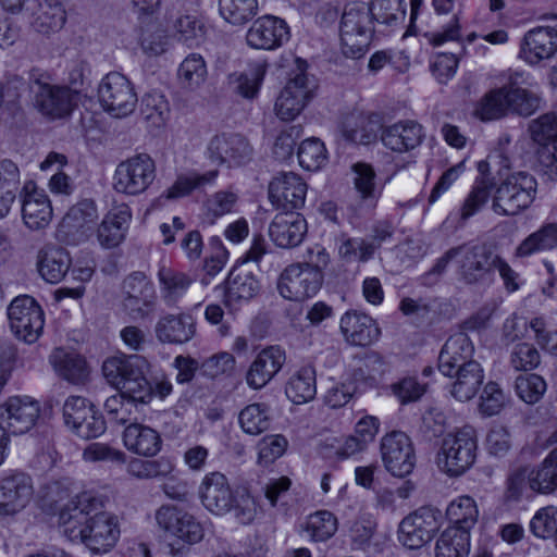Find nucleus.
Wrapping results in <instances>:
<instances>
[{"label":"nucleus","mask_w":557,"mask_h":557,"mask_svg":"<svg viewBox=\"0 0 557 557\" xmlns=\"http://www.w3.org/2000/svg\"><path fill=\"white\" fill-rule=\"evenodd\" d=\"M104 499L92 492H83L59 512V525L70 541L84 543L94 553H107L116 543L117 519L103 510Z\"/></svg>","instance_id":"obj_1"},{"label":"nucleus","mask_w":557,"mask_h":557,"mask_svg":"<svg viewBox=\"0 0 557 557\" xmlns=\"http://www.w3.org/2000/svg\"><path fill=\"white\" fill-rule=\"evenodd\" d=\"M495 260L496 253L487 245L466 243L449 248L437 259L431 272L442 274L453 263L460 280L467 284H475L493 271Z\"/></svg>","instance_id":"obj_2"},{"label":"nucleus","mask_w":557,"mask_h":557,"mask_svg":"<svg viewBox=\"0 0 557 557\" xmlns=\"http://www.w3.org/2000/svg\"><path fill=\"white\" fill-rule=\"evenodd\" d=\"M537 182L528 172L508 175L495 189L492 210L500 216H515L531 207L536 198Z\"/></svg>","instance_id":"obj_3"},{"label":"nucleus","mask_w":557,"mask_h":557,"mask_svg":"<svg viewBox=\"0 0 557 557\" xmlns=\"http://www.w3.org/2000/svg\"><path fill=\"white\" fill-rule=\"evenodd\" d=\"M476 448L478 440L474 428L465 425L443 438L436 455V465L447 475L459 476L474 463Z\"/></svg>","instance_id":"obj_4"},{"label":"nucleus","mask_w":557,"mask_h":557,"mask_svg":"<svg viewBox=\"0 0 557 557\" xmlns=\"http://www.w3.org/2000/svg\"><path fill=\"white\" fill-rule=\"evenodd\" d=\"M35 108L50 120L69 116L77 104L78 94L63 85L49 82V76L38 70L29 73Z\"/></svg>","instance_id":"obj_5"},{"label":"nucleus","mask_w":557,"mask_h":557,"mask_svg":"<svg viewBox=\"0 0 557 557\" xmlns=\"http://www.w3.org/2000/svg\"><path fill=\"white\" fill-rule=\"evenodd\" d=\"M371 10L363 2L348 3L341 20L342 51L350 58L361 57L368 49L373 36Z\"/></svg>","instance_id":"obj_6"},{"label":"nucleus","mask_w":557,"mask_h":557,"mask_svg":"<svg viewBox=\"0 0 557 557\" xmlns=\"http://www.w3.org/2000/svg\"><path fill=\"white\" fill-rule=\"evenodd\" d=\"M297 69L289 75L276 102L275 113L282 121L295 120L311 101L317 89V83L307 72V64L296 59Z\"/></svg>","instance_id":"obj_7"},{"label":"nucleus","mask_w":557,"mask_h":557,"mask_svg":"<svg viewBox=\"0 0 557 557\" xmlns=\"http://www.w3.org/2000/svg\"><path fill=\"white\" fill-rule=\"evenodd\" d=\"M154 178V161L147 153H138L116 165L113 188L119 194L137 196L146 191Z\"/></svg>","instance_id":"obj_8"},{"label":"nucleus","mask_w":557,"mask_h":557,"mask_svg":"<svg viewBox=\"0 0 557 557\" xmlns=\"http://www.w3.org/2000/svg\"><path fill=\"white\" fill-rule=\"evenodd\" d=\"M443 521L442 511L422 506L407 515L399 523L398 541L409 549H419L434 537Z\"/></svg>","instance_id":"obj_9"},{"label":"nucleus","mask_w":557,"mask_h":557,"mask_svg":"<svg viewBox=\"0 0 557 557\" xmlns=\"http://www.w3.org/2000/svg\"><path fill=\"white\" fill-rule=\"evenodd\" d=\"M98 98L102 108L115 117L129 115L137 104L133 84L117 72H111L101 79Z\"/></svg>","instance_id":"obj_10"},{"label":"nucleus","mask_w":557,"mask_h":557,"mask_svg":"<svg viewBox=\"0 0 557 557\" xmlns=\"http://www.w3.org/2000/svg\"><path fill=\"white\" fill-rule=\"evenodd\" d=\"M8 317L12 332L20 339L32 344L41 335L45 325L44 311L32 296L14 298L8 308Z\"/></svg>","instance_id":"obj_11"},{"label":"nucleus","mask_w":557,"mask_h":557,"mask_svg":"<svg viewBox=\"0 0 557 557\" xmlns=\"http://www.w3.org/2000/svg\"><path fill=\"white\" fill-rule=\"evenodd\" d=\"M65 425L83 440L100 436L106 431V422L92 403L82 396H70L63 405Z\"/></svg>","instance_id":"obj_12"},{"label":"nucleus","mask_w":557,"mask_h":557,"mask_svg":"<svg viewBox=\"0 0 557 557\" xmlns=\"http://www.w3.org/2000/svg\"><path fill=\"white\" fill-rule=\"evenodd\" d=\"M322 284V274L308 263H294L280 274L277 290L290 301H304L313 297Z\"/></svg>","instance_id":"obj_13"},{"label":"nucleus","mask_w":557,"mask_h":557,"mask_svg":"<svg viewBox=\"0 0 557 557\" xmlns=\"http://www.w3.org/2000/svg\"><path fill=\"white\" fill-rule=\"evenodd\" d=\"M381 458L385 469L394 476L404 478L416 467V454L409 436L393 431L381 440Z\"/></svg>","instance_id":"obj_14"},{"label":"nucleus","mask_w":557,"mask_h":557,"mask_svg":"<svg viewBox=\"0 0 557 557\" xmlns=\"http://www.w3.org/2000/svg\"><path fill=\"white\" fill-rule=\"evenodd\" d=\"M207 153L211 161L219 164L243 166L252 160L253 148L240 134L222 133L210 139Z\"/></svg>","instance_id":"obj_15"},{"label":"nucleus","mask_w":557,"mask_h":557,"mask_svg":"<svg viewBox=\"0 0 557 557\" xmlns=\"http://www.w3.org/2000/svg\"><path fill=\"white\" fill-rule=\"evenodd\" d=\"M40 414L39 403L28 396L10 397L0 406V429L14 435L28 432Z\"/></svg>","instance_id":"obj_16"},{"label":"nucleus","mask_w":557,"mask_h":557,"mask_svg":"<svg viewBox=\"0 0 557 557\" xmlns=\"http://www.w3.org/2000/svg\"><path fill=\"white\" fill-rule=\"evenodd\" d=\"M287 23L274 15H263L252 22L246 33L247 45L257 50H275L289 40Z\"/></svg>","instance_id":"obj_17"},{"label":"nucleus","mask_w":557,"mask_h":557,"mask_svg":"<svg viewBox=\"0 0 557 557\" xmlns=\"http://www.w3.org/2000/svg\"><path fill=\"white\" fill-rule=\"evenodd\" d=\"M307 189V184L300 175L282 172L269 184V199L276 209L297 210L305 205Z\"/></svg>","instance_id":"obj_18"},{"label":"nucleus","mask_w":557,"mask_h":557,"mask_svg":"<svg viewBox=\"0 0 557 557\" xmlns=\"http://www.w3.org/2000/svg\"><path fill=\"white\" fill-rule=\"evenodd\" d=\"M425 138L424 127L414 120H400L384 125L381 131L383 146L396 153H406L414 150Z\"/></svg>","instance_id":"obj_19"},{"label":"nucleus","mask_w":557,"mask_h":557,"mask_svg":"<svg viewBox=\"0 0 557 557\" xmlns=\"http://www.w3.org/2000/svg\"><path fill=\"white\" fill-rule=\"evenodd\" d=\"M123 307L133 318H143L151 310L156 295L148 277L143 272L128 275L122 285Z\"/></svg>","instance_id":"obj_20"},{"label":"nucleus","mask_w":557,"mask_h":557,"mask_svg":"<svg viewBox=\"0 0 557 557\" xmlns=\"http://www.w3.org/2000/svg\"><path fill=\"white\" fill-rule=\"evenodd\" d=\"M33 481L25 473H13L0 480V516H13L32 500Z\"/></svg>","instance_id":"obj_21"},{"label":"nucleus","mask_w":557,"mask_h":557,"mask_svg":"<svg viewBox=\"0 0 557 557\" xmlns=\"http://www.w3.org/2000/svg\"><path fill=\"white\" fill-rule=\"evenodd\" d=\"M199 496L206 509L216 516L230 512L235 497L227 478L218 471L203 476L199 486Z\"/></svg>","instance_id":"obj_22"},{"label":"nucleus","mask_w":557,"mask_h":557,"mask_svg":"<svg viewBox=\"0 0 557 557\" xmlns=\"http://www.w3.org/2000/svg\"><path fill=\"white\" fill-rule=\"evenodd\" d=\"M286 361L285 350L277 345L263 348L251 362L246 382L253 389L265 386L282 369Z\"/></svg>","instance_id":"obj_23"},{"label":"nucleus","mask_w":557,"mask_h":557,"mask_svg":"<svg viewBox=\"0 0 557 557\" xmlns=\"http://www.w3.org/2000/svg\"><path fill=\"white\" fill-rule=\"evenodd\" d=\"M52 206L47 193L32 182L24 186L22 218L30 230L47 227L52 220Z\"/></svg>","instance_id":"obj_24"},{"label":"nucleus","mask_w":557,"mask_h":557,"mask_svg":"<svg viewBox=\"0 0 557 557\" xmlns=\"http://www.w3.org/2000/svg\"><path fill=\"white\" fill-rule=\"evenodd\" d=\"M132 219L131 208L125 205H116L111 208L98 225L96 237L98 244L104 249L120 246L125 237Z\"/></svg>","instance_id":"obj_25"},{"label":"nucleus","mask_w":557,"mask_h":557,"mask_svg":"<svg viewBox=\"0 0 557 557\" xmlns=\"http://www.w3.org/2000/svg\"><path fill=\"white\" fill-rule=\"evenodd\" d=\"M307 234V222L296 213H278L269 225V236L281 248L298 246Z\"/></svg>","instance_id":"obj_26"},{"label":"nucleus","mask_w":557,"mask_h":557,"mask_svg":"<svg viewBox=\"0 0 557 557\" xmlns=\"http://www.w3.org/2000/svg\"><path fill=\"white\" fill-rule=\"evenodd\" d=\"M474 346L469 336L459 332L451 335L444 344L438 356V370L453 377L456 368L473 361Z\"/></svg>","instance_id":"obj_27"},{"label":"nucleus","mask_w":557,"mask_h":557,"mask_svg":"<svg viewBox=\"0 0 557 557\" xmlns=\"http://www.w3.org/2000/svg\"><path fill=\"white\" fill-rule=\"evenodd\" d=\"M341 331L348 343L355 346H369L381 335L375 321L357 311H348L341 319Z\"/></svg>","instance_id":"obj_28"},{"label":"nucleus","mask_w":557,"mask_h":557,"mask_svg":"<svg viewBox=\"0 0 557 557\" xmlns=\"http://www.w3.org/2000/svg\"><path fill=\"white\" fill-rule=\"evenodd\" d=\"M102 371L110 383L120 385L123 380L145 377L149 371V362L139 355L114 356L103 362Z\"/></svg>","instance_id":"obj_29"},{"label":"nucleus","mask_w":557,"mask_h":557,"mask_svg":"<svg viewBox=\"0 0 557 557\" xmlns=\"http://www.w3.org/2000/svg\"><path fill=\"white\" fill-rule=\"evenodd\" d=\"M259 281L251 271L243 265L234 267L225 281V304L236 306L242 301H248L259 293Z\"/></svg>","instance_id":"obj_30"},{"label":"nucleus","mask_w":557,"mask_h":557,"mask_svg":"<svg viewBox=\"0 0 557 557\" xmlns=\"http://www.w3.org/2000/svg\"><path fill=\"white\" fill-rule=\"evenodd\" d=\"M123 443L129 451L144 457L156 456L162 446L159 433L140 423H131L125 428Z\"/></svg>","instance_id":"obj_31"},{"label":"nucleus","mask_w":557,"mask_h":557,"mask_svg":"<svg viewBox=\"0 0 557 557\" xmlns=\"http://www.w3.org/2000/svg\"><path fill=\"white\" fill-rule=\"evenodd\" d=\"M71 267L69 252L58 246H45L37 255V269L40 276L49 283H59Z\"/></svg>","instance_id":"obj_32"},{"label":"nucleus","mask_w":557,"mask_h":557,"mask_svg":"<svg viewBox=\"0 0 557 557\" xmlns=\"http://www.w3.org/2000/svg\"><path fill=\"white\" fill-rule=\"evenodd\" d=\"M450 394L459 401L471 400L484 381V370L478 361H471L455 369Z\"/></svg>","instance_id":"obj_33"},{"label":"nucleus","mask_w":557,"mask_h":557,"mask_svg":"<svg viewBox=\"0 0 557 557\" xmlns=\"http://www.w3.org/2000/svg\"><path fill=\"white\" fill-rule=\"evenodd\" d=\"M556 49L555 37L548 28L540 27L524 36L520 55L530 64H537L548 59Z\"/></svg>","instance_id":"obj_34"},{"label":"nucleus","mask_w":557,"mask_h":557,"mask_svg":"<svg viewBox=\"0 0 557 557\" xmlns=\"http://www.w3.org/2000/svg\"><path fill=\"white\" fill-rule=\"evenodd\" d=\"M55 372L72 384H85L89 377L86 360L76 354L55 349L50 357Z\"/></svg>","instance_id":"obj_35"},{"label":"nucleus","mask_w":557,"mask_h":557,"mask_svg":"<svg viewBox=\"0 0 557 557\" xmlns=\"http://www.w3.org/2000/svg\"><path fill=\"white\" fill-rule=\"evenodd\" d=\"M21 186L18 165L10 159L0 160V219L7 216Z\"/></svg>","instance_id":"obj_36"},{"label":"nucleus","mask_w":557,"mask_h":557,"mask_svg":"<svg viewBox=\"0 0 557 557\" xmlns=\"http://www.w3.org/2000/svg\"><path fill=\"white\" fill-rule=\"evenodd\" d=\"M285 393L295 404H305L312 400L317 394V379L313 366L306 364L296 370L286 384Z\"/></svg>","instance_id":"obj_37"},{"label":"nucleus","mask_w":557,"mask_h":557,"mask_svg":"<svg viewBox=\"0 0 557 557\" xmlns=\"http://www.w3.org/2000/svg\"><path fill=\"white\" fill-rule=\"evenodd\" d=\"M557 248V223L543 224L539 230L525 237L517 247V257H529L531 255L549 251Z\"/></svg>","instance_id":"obj_38"},{"label":"nucleus","mask_w":557,"mask_h":557,"mask_svg":"<svg viewBox=\"0 0 557 557\" xmlns=\"http://www.w3.org/2000/svg\"><path fill=\"white\" fill-rule=\"evenodd\" d=\"M98 219L99 212L96 202L91 199H83L71 207L63 219V223L74 232H81L83 235H88L92 231Z\"/></svg>","instance_id":"obj_39"},{"label":"nucleus","mask_w":557,"mask_h":557,"mask_svg":"<svg viewBox=\"0 0 557 557\" xmlns=\"http://www.w3.org/2000/svg\"><path fill=\"white\" fill-rule=\"evenodd\" d=\"M265 72V64H251L248 70L230 75V86L234 92L243 98L253 99L258 95Z\"/></svg>","instance_id":"obj_40"},{"label":"nucleus","mask_w":557,"mask_h":557,"mask_svg":"<svg viewBox=\"0 0 557 557\" xmlns=\"http://www.w3.org/2000/svg\"><path fill=\"white\" fill-rule=\"evenodd\" d=\"M530 490L549 494L557 488V448L553 449L537 468L529 469Z\"/></svg>","instance_id":"obj_41"},{"label":"nucleus","mask_w":557,"mask_h":557,"mask_svg":"<svg viewBox=\"0 0 557 557\" xmlns=\"http://www.w3.org/2000/svg\"><path fill=\"white\" fill-rule=\"evenodd\" d=\"M446 515L454 523L450 528H458L459 531L470 533L478 522L479 509L472 497L462 495L448 505Z\"/></svg>","instance_id":"obj_42"},{"label":"nucleus","mask_w":557,"mask_h":557,"mask_svg":"<svg viewBox=\"0 0 557 557\" xmlns=\"http://www.w3.org/2000/svg\"><path fill=\"white\" fill-rule=\"evenodd\" d=\"M470 553V533L458 528L445 529L435 544V557H468Z\"/></svg>","instance_id":"obj_43"},{"label":"nucleus","mask_w":557,"mask_h":557,"mask_svg":"<svg viewBox=\"0 0 557 557\" xmlns=\"http://www.w3.org/2000/svg\"><path fill=\"white\" fill-rule=\"evenodd\" d=\"M338 529L336 516L329 510H318L310 513L302 525V530L312 542L330 540Z\"/></svg>","instance_id":"obj_44"},{"label":"nucleus","mask_w":557,"mask_h":557,"mask_svg":"<svg viewBox=\"0 0 557 557\" xmlns=\"http://www.w3.org/2000/svg\"><path fill=\"white\" fill-rule=\"evenodd\" d=\"M66 21V12L59 2L45 1L39 5L33 26L36 32L49 35L59 32Z\"/></svg>","instance_id":"obj_45"},{"label":"nucleus","mask_w":557,"mask_h":557,"mask_svg":"<svg viewBox=\"0 0 557 557\" xmlns=\"http://www.w3.org/2000/svg\"><path fill=\"white\" fill-rule=\"evenodd\" d=\"M207 74L206 61L199 53L188 54L180 64L178 78L184 88L197 89L205 83Z\"/></svg>","instance_id":"obj_46"},{"label":"nucleus","mask_w":557,"mask_h":557,"mask_svg":"<svg viewBox=\"0 0 557 557\" xmlns=\"http://www.w3.org/2000/svg\"><path fill=\"white\" fill-rule=\"evenodd\" d=\"M205 23L196 12L181 15L176 20V41L187 47H198L205 40Z\"/></svg>","instance_id":"obj_47"},{"label":"nucleus","mask_w":557,"mask_h":557,"mask_svg":"<svg viewBox=\"0 0 557 557\" xmlns=\"http://www.w3.org/2000/svg\"><path fill=\"white\" fill-rule=\"evenodd\" d=\"M258 10V0H219L221 16L232 25L246 24Z\"/></svg>","instance_id":"obj_48"},{"label":"nucleus","mask_w":557,"mask_h":557,"mask_svg":"<svg viewBox=\"0 0 557 557\" xmlns=\"http://www.w3.org/2000/svg\"><path fill=\"white\" fill-rule=\"evenodd\" d=\"M493 182L490 177H476L472 189L467 195L460 208V220L467 221L469 218L478 213L487 202Z\"/></svg>","instance_id":"obj_49"},{"label":"nucleus","mask_w":557,"mask_h":557,"mask_svg":"<svg viewBox=\"0 0 557 557\" xmlns=\"http://www.w3.org/2000/svg\"><path fill=\"white\" fill-rule=\"evenodd\" d=\"M205 529L201 522L189 511L176 507V546L194 545L202 541Z\"/></svg>","instance_id":"obj_50"},{"label":"nucleus","mask_w":557,"mask_h":557,"mask_svg":"<svg viewBox=\"0 0 557 557\" xmlns=\"http://www.w3.org/2000/svg\"><path fill=\"white\" fill-rule=\"evenodd\" d=\"M356 392L357 382L347 371L343 374L341 380L330 379V386L323 399L325 405L333 409L342 408L351 400Z\"/></svg>","instance_id":"obj_51"},{"label":"nucleus","mask_w":557,"mask_h":557,"mask_svg":"<svg viewBox=\"0 0 557 557\" xmlns=\"http://www.w3.org/2000/svg\"><path fill=\"white\" fill-rule=\"evenodd\" d=\"M219 175L218 170L199 173L196 171H186L176 175V198L187 197L195 191L201 190L207 185L214 183Z\"/></svg>","instance_id":"obj_52"},{"label":"nucleus","mask_w":557,"mask_h":557,"mask_svg":"<svg viewBox=\"0 0 557 557\" xmlns=\"http://www.w3.org/2000/svg\"><path fill=\"white\" fill-rule=\"evenodd\" d=\"M369 10L373 21L389 26L400 24L406 11L403 7V0H371Z\"/></svg>","instance_id":"obj_53"},{"label":"nucleus","mask_w":557,"mask_h":557,"mask_svg":"<svg viewBox=\"0 0 557 557\" xmlns=\"http://www.w3.org/2000/svg\"><path fill=\"white\" fill-rule=\"evenodd\" d=\"M297 154L300 166L307 171L320 170L327 160L325 146L318 138L304 140L298 148Z\"/></svg>","instance_id":"obj_54"},{"label":"nucleus","mask_w":557,"mask_h":557,"mask_svg":"<svg viewBox=\"0 0 557 557\" xmlns=\"http://www.w3.org/2000/svg\"><path fill=\"white\" fill-rule=\"evenodd\" d=\"M239 424L244 432L258 435L270 425L268 407L261 404H251L245 407L239 413Z\"/></svg>","instance_id":"obj_55"},{"label":"nucleus","mask_w":557,"mask_h":557,"mask_svg":"<svg viewBox=\"0 0 557 557\" xmlns=\"http://www.w3.org/2000/svg\"><path fill=\"white\" fill-rule=\"evenodd\" d=\"M231 511L235 521L242 525L252 524L262 513L259 502L247 491L234 497Z\"/></svg>","instance_id":"obj_56"},{"label":"nucleus","mask_w":557,"mask_h":557,"mask_svg":"<svg viewBox=\"0 0 557 557\" xmlns=\"http://www.w3.org/2000/svg\"><path fill=\"white\" fill-rule=\"evenodd\" d=\"M510 110L507 87L494 89L482 99L478 113L482 120L490 121L504 116Z\"/></svg>","instance_id":"obj_57"},{"label":"nucleus","mask_w":557,"mask_h":557,"mask_svg":"<svg viewBox=\"0 0 557 557\" xmlns=\"http://www.w3.org/2000/svg\"><path fill=\"white\" fill-rule=\"evenodd\" d=\"M545 380L534 373L521 374L516 379V393L527 404L537 403L546 392Z\"/></svg>","instance_id":"obj_58"},{"label":"nucleus","mask_w":557,"mask_h":557,"mask_svg":"<svg viewBox=\"0 0 557 557\" xmlns=\"http://www.w3.org/2000/svg\"><path fill=\"white\" fill-rule=\"evenodd\" d=\"M530 532L537 539H548L557 531V508L547 506L540 508L529 523Z\"/></svg>","instance_id":"obj_59"},{"label":"nucleus","mask_w":557,"mask_h":557,"mask_svg":"<svg viewBox=\"0 0 557 557\" xmlns=\"http://www.w3.org/2000/svg\"><path fill=\"white\" fill-rule=\"evenodd\" d=\"M507 92L510 110L520 115H531L540 107V97L527 89L509 86Z\"/></svg>","instance_id":"obj_60"},{"label":"nucleus","mask_w":557,"mask_h":557,"mask_svg":"<svg viewBox=\"0 0 557 557\" xmlns=\"http://www.w3.org/2000/svg\"><path fill=\"white\" fill-rule=\"evenodd\" d=\"M506 396L496 382H488L480 395L479 411L485 417L498 414L504 408Z\"/></svg>","instance_id":"obj_61"},{"label":"nucleus","mask_w":557,"mask_h":557,"mask_svg":"<svg viewBox=\"0 0 557 557\" xmlns=\"http://www.w3.org/2000/svg\"><path fill=\"white\" fill-rule=\"evenodd\" d=\"M529 131L532 139L539 145L546 146L557 139V116L546 113L530 123Z\"/></svg>","instance_id":"obj_62"},{"label":"nucleus","mask_w":557,"mask_h":557,"mask_svg":"<svg viewBox=\"0 0 557 557\" xmlns=\"http://www.w3.org/2000/svg\"><path fill=\"white\" fill-rule=\"evenodd\" d=\"M386 370L383 358L376 352L368 354L357 368L348 370V373L358 381H375Z\"/></svg>","instance_id":"obj_63"},{"label":"nucleus","mask_w":557,"mask_h":557,"mask_svg":"<svg viewBox=\"0 0 557 557\" xmlns=\"http://www.w3.org/2000/svg\"><path fill=\"white\" fill-rule=\"evenodd\" d=\"M530 471L525 467H520L512 470L506 480V488L504 497L506 502H519L527 488H530Z\"/></svg>","instance_id":"obj_64"}]
</instances>
